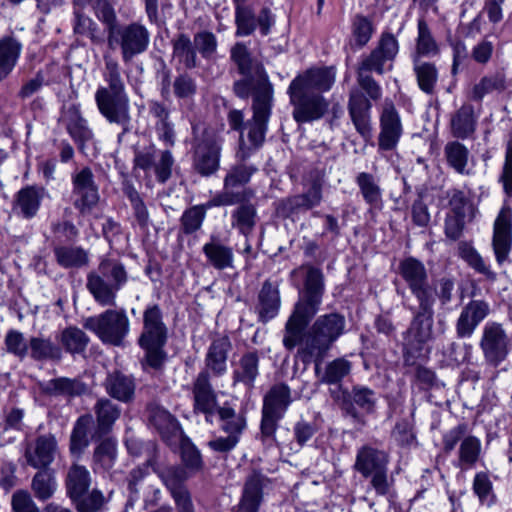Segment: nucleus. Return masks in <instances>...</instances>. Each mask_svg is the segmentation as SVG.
I'll return each instance as SVG.
<instances>
[{"mask_svg": "<svg viewBox=\"0 0 512 512\" xmlns=\"http://www.w3.org/2000/svg\"><path fill=\"white\" fill-rule=\"evenodd\" d=\"M62 121L65 124L68 133L79 145L80 149H83L85 144L92 141L93 132L88 127L87 121L81 116L78 105L70 104L68 106H64Z\"/></svg>", "mask_w": 512, "mask_h": 512, "instance_id": "obj_30", "label": "nucleus"}, {"mask_svg": "<svg viewBox=\"0 0 512 512\" xmlns=\"http://www.w3.org/2000/svg\"><path fill=\"white\" fill-rule=\"evenodd\" d=\"M399 273L409 288L428 281L426 268L417 258H404L400 262Z\"/></svg>", "mask_w": 512, "mask_h": 512, "instance_id": "obj_51", "label": "nucleus"}, {"mask_svg": "<svg viewBox=\"0 0 512 512\" xmlns=\"http://www.w3.org/2000/svg\"><path fill=\"white\" fill-rule=\"evenodd\" d=\"M93 423V415L86 413L79 416L73 425L69 438V452L77 461L82 458L91 441H93L91 438Z\"/></svg>", "mask_w": 512, "mask_h": 512, "instance_id": "obj_28", "label": "nucleus"}, {"mask_svg": "<svg viewBox=\"0 0 512 512\" xmlns=\"http://www.w3.org/2000/svg\"><path fill=\"white\" fill-rule=\"evenodd\" d=\"M352 363L340 357L329 362L325 368L321 381L327 384H338L350 374Z\"/></svg>", "mask_w": 512, "mask_h": 512, "instance_id": "obj_56", "label": "nucleus"}, {"mask_svg": "<svg viewBox=\"0 0 512 512\" xmlns=\"http://www.w3.org/2000/svg\"><path fill=\"white\" fill-rule=\"evenodd\" d=\"M355 182L365 203L371 208H380L383 205L382 189L374 175L360 172Z\"/></svg>", "mask_w": 512, "mask_h": 512, "instance_id": "obj_45", "label": "nucleus"}, {"mask_svg": "<svg viewBox=\"0 0 512 512\" xmlns=\"http://www.w3.org/2000/svg\"><path fill=\"white\" fill-rule=\"evenodd\" d=\"M78 512H100L105 505V497L99 489L84 492L71 500Z\"/></svg>", "mask_w": 512, "mask_h": 512, "instance_id": "obj_54", "label": "nucleus"}, {"mask_svg": "<svg viewBox=\"0 0 512 512\" xmlns=\"http://www.w3.org/2000/svg\"><path fill=\"white\" fill-rule=\"evenodd\" d=\"M399 50L398 41L391 33L382 34L378 45L363 56L357 67V73L370 74L372 72L382 75L393 68L392 61Z\"/></svg>", "mask_w": 512, "mask_h": 512, "instance_id": "obj_14", "label": "nucleus"}, {"mask_svg": "<svg viewBox=\"0 0 512 512\" xmlns=\"http://www.w3.org/2000/svg\"><path fill=\"white\" fill-rule=\"evenodd\" d=\"M71 180L74 207L83 215L90 213L100 199L92 170L84 167L75 172Z\"/></svg>", "mask_w": 512, "mask_h": 512, "instance_id": "obj_17", "label": "nucleus"}, {"mask_svg": "<svg viewBox=\"0 0 512 512\" xmlns=\"http://www.w3.org/2000/svg\"><path fill=\"white\" fill-rule=\"evenodd\" d=\"M231 59L237 65L239 73L244 76L234 83V93L239 98L247 99L256 92L273 90L263 65L251 57L243 43H236L232 47Z\"/></svg>", "mask_w": 512, "mask_h": 512, "instance_id": "obj_4", "label": "nucleus"}, {"mask_svg": "<svg viewBox=\"0 0 512 512\" xmlns=\"http://www.w3.org/2000/svg\"><path fill=\"white\" fill-rule=\"evenodd\" d=\"M104 60L103 77L108 86H101L96 90L97 107L108 122L123 126L124 131H129L131 122L129 97L121 78L119 64L109 56H105Z\"/></svg>", "mask_w": 512, "mask_h": 512, "instance_id": "obj_2", "label": "nucleus"}, {"mask_svg": "<svg viewBox=\"0 0 512 512\" xmlns=\"http://www.w3.org/2000/svg\"><path fill=\"white\" fill-rule=\"evenodd\" d=\"M259 361L260 357L257 350L243 353L233 370V385L241 384L251 391L259 376Z\"/></svg>", "mask_w": 512, "mask_h": 512, "instance_id": "obj_35", "label": "nucleus"}, {"mask_svg": "<svg viewBox=\"0 0 512 512\" xmlns=\"http://www.w3.org/2000/svg\"><path fill=\"white\" fill-rule=\"evenodd\" d=\"M13 512H41L31 494L24 489L16 490L11 497Z\"/></svg>", "mask_w": 512, "mask_h": 512, "instance_id": "obj_64", "label": "nucleus"}, {"mask_svg": "<svg viewBox=\"0 0 512 512\" xmlns=\"http://www.w3.org/2000/svg\"><path fill=\"white\" fill-rule=\"evenodd\" d=\"M127 281L124 266L113 258H105L98 270L87 276V289L101 306H114L116 292Z\"/></svg>", "mask_w": 512, "mask_h": 512, "instance_id": "obj_5", "label": "nucleus"}, {"mask_svg": "<svg viewBox=\"0 0 512 512\" xmlns=\"http://www.w3.org/2000/svg\"><path fill=\"white\" fill-rule=\"evenodd\" d=\"M168 340V329L163 321L159 305L148 306L143 312V328L138 338V345L144 350L140 363L143 371L162 372L167 361L164 347Z\"/></svg>", "mask_w": 512, "mask_h": 512, "instance_id": "obj_3", "label": "nucleus"}, {"mask_svg": "<svg viewBox=\"0 0 512 512\" xmlns=\"http://www.w3.org/2000/svg\"><path fill=\"white\" fill-rule=\"evenodd\" d=\"M42 196L43 189L35 186L25 187L17 194L16 208L25 218H31L37 213Z\"/></svg>", "mask_w": 512, "mask_h": 512, "instance_id": "obj_47", "label": "nucleus"}, {"mask_svg": "<svg viewBox=\"0 0 512 512\" xmlns=\"http://www.w3.org/2000/svg\"><path fill=\"white\" fill-rule=\"evenodd\" d=\"M270 482L261 471L252 470L246 477L240 501L233 512H258L263 501V490Z\"/></svg>", "mask_w": 512, "mask_h": 512, "instance_id": "obj_20", "label": "nucleus"}, {"mask_svg": "<svg viewBox=\"0 0 512 512\" xmlns=\"http://www.w3.org/2000/svg\"><path fill=\"white\" fill-rule=\"evenodd\" d=\"M512 243V210L503 207L494 222L493 249L495 256H507Z\"/></svg>", "mask_w": 512, "mask_h": 512, "instance_id": "obj_34", "label": "nucleus"}, {"mask_svg": "<svg viewBox=\"0 0 512 512\" xmlns=\"http://www.w3.org/2000/svg\"><path fill=\"white\" fill-rule=\"evenodd\" d=\"M341 395L337 398L343 413L354 422L365 424L364 415L374 414L377 407V393L361 384H355L351 390L339 386Z\"/></svg>", "mask_w": 512, "mask_h": 512, "instance_id": "obj_10", "label": "nucleus"}, {"mask_svg": "<svg viewBox=\"0 0 512 512\" xmlns=\"http://www.w3.org/2000/svg\"><path fill=\"white\" fill-rule=\"evenodd\" d=\"M446 164L460 175L470 176L474 173L473 158L469 149L460 141L452 140L444 146Z\"/></svg>", "mask_w": 512, "mask_h": 512, "instance_id": "obj_33", "label": "nucleus"}, {"mask_svg": "<svg viewBox=\"0 0 512 512\" xmlns=\"http://www.w3.org/2000/svg\"><path fill=\"white\" fill-rule=\"evenodd\" d=\"M295 285L298 278L304 280L293 311L285 323L283 346L292 351L297 346L298 355L305 364L314 362L315 371L326 357L332 345L344 334L345 317L337 312L320 315L308 327L319 310L324 294V276L319 268L301 266L291 272Z\"/></svg>", "mask_w": 512, "mask_h": 512, "instance_id": "obj_1", "label": "nucleus"}, {"mask_svg": "<svg viewBox=\"0 0 512 512\" xmlns=\"http://www.w3.org/2000/svg\"><path fill=\"white\" fill-rule=\"evenodd\" d=\"M439 52L438 45L431 34L427 23L420 19L418 20V36L416 39V50L413 55V60L421 57H433Z\"/></svg>", "mask_w": 512, "mask_h": 512, "instance_id": "obj_49", "label": "nucleus"}, {"mask_svg": "<svg viewBox=\"0 0 512 512\" xmlns=\"http://www.w3.org/2000/svg\"><path fill=\"white\" fill-rule=\"evenodd\" d=\"M57 452V441L53 434H44L36 438L34 444L25 449V459L35 469L50 468Z\"/></svg>", "mask_w": 512, "mask_h": 512, "instance_id": "obj_25", "label": "nucleus"}, {"mask_svg": "<svg viewBox=\"0 0 512 512\" xmlns=\"http://www.w3.org/2000/svg\"><path fill=\"white\" fill-rule=\"evenodd\" d=\"M479 346L485 363L496 368L507 359L511 340L502 324L490 321L482 329Z\"/></svg>", "mask_w": 512, "mask_h": 512, "instance_id": "obj_11", "label": "nucleus"}, {"mask_svg": "<svg viewBox=\"0 0 512 512\" xmlns=\"http://www.w3.org/2000/svg\"><path fill=\"white\" fill-rule=\"evenodd\" d=\"M403 338L406 354L420 356L425 345L435 339L434 313L415 312Z\"/></svg>", "mask_w": 512, "mask_h": 512, "instance_id": "obj_16", "label": "nucleus"}, {"mask_svg": "<svg viewBox=\"0 0 512 512\" xmlns=\"http://www.w3.org/2000/svg\"><path fill=\"white\" fill-rule=\"evenodd\" d=\"M147 450H149L147 465L151 466L153 472L161 479L170 492L174 503L194 507L191 493L185 484L190 477L189 471L182 465H164L160 463L158 461V447L154 442L147 443Z\"/></svg>", "mask_w": 512, "mask_h": 512, "instance_id": "obj_7", "label": "nucleus"}, {"mask_svg": "<svg viewBox=\"0 0 512 512\" xmlns=\"http://www.w3.org/2000/svg\"><path fill=\"white\" fill-rule=\"evenodd\" d=\"M373 34V25L371 21L363 16L356 15L352 22V36L358 47L365 46Z\"/></svg>", "mask_w": 512, "mask_h": 512, "instance_id": "obj_61", "label": "nucleus"}, {"mask_svg": "<svg viewBox=\"0 0 512 512\" xmlns=\"http://www.w3.org/2000/svg\"><path fill=\"white\" fill-rule=\"evenodd\" d=\"M91 475L89 470L80 464H72L65 477L66 494L72 500L78 498L84 492H88L91 486Z\"/></svg>", "mask_w": 512, "mask_h": 512, "instance_id": "obj_43", "label": "nucleus"}, {"mask_svg": "<svg viewBox=\"0 0 512 512\" xmlns=\"http://www.w3.org/2000/svg\"><path fill=\"white\" fill-rule=\"evenodd\" d=\"M194 409L205 415L217 412V396L210 383L207 371H201L193 384Z\"/></svg>", "mask_w": 512, "mask_h": 512, "instance_id": "obj_29", "label": "nucleus"}, {"mask_svg": "<svg viewBox=\"0 0 512 512\" xmlns=\"http://www.w3.org/2000/svg\"><path fill=\"white\" fill-rule=\"evenodd\" d=\"M92 440L96 443L92 453V470L94 473L109 472L114 467L117 460L118 443L116 438L106 436Z\"/></svg>", "mask_w": 512, "mask_h": 512, "instance_id": "obj_31", "label": "nucleus"}, {"mask_svg": "<svg viewBox=\"0 0 512 512\" xmlns=\"http://www.w3.org/2000/svg\"><path fill=\"white\" fill-rule=\"evenodd\" d=\"M41 390L50 396L78 397L86 392L87 387L79 379L58 377L41 384Z\"/></svg>", "mask_w": 512, "mask_h": 512, "instance_id": "obj_42", "label": "nucleus"}, {"mask_svg": "<svg viewBox=\"0 0 512 512\" xmlns=\"http://www.w3.org/2000/svg\"><path fill=\"white\" fill-rule=\"evenodd\" d=\"M29 357L36 362H60L62 360L61 347L43 334L32 336L29 339Z\"/></svg>", "mask_w": 512, "mask_h": 512, "instance_id": "obj_39", "label": "nucleus"}, {"mask_svg": "<svg viewBox=\"0 0 512 512\" xmlns=\"http://www.w3.org/2000/svg\"><path fill=\"white\" fill-rule=\"evenodd\" d=\"M180 444V456L183 467L191 473L199 472L204 467L202 455L191 440L184 435L178 440Z\"/></svg>", "mask_w": 512, "mask_h": 512, "instance_id": "obj_52", "label": "nucleus"}, {"mask_svg": "<svg viewBox=\"0 0 512 512\" xmlns=\"http://www.w3.org/2000/svg\"><path fill=\"white\" fill-rule=\"evenodd\" d=\"M237 36H248L256 29V18L247 7H236L235 15Z\"/></svg>", "mask_w": 512, "mask_h": 512, "instance_id": "obj_63", "label": "nucleus"}, {"mask_svg": "<svg viewBox=\"0 0 512 512\" xmlns=\"http://www.w3.org/2000/svg\"><path fill=\"white\" fill-rule=\"evenodd\" d=\"M83 327L93 332L103 344L120 347L129 334L130 321L124 308L107 309L86 318Z\"/></svg>", "mask_w": 512, "mask_h": 512, "instance_id": "obj_8", "label": "nucleus"}, {"mask_svg": "<svg viewBox=\"0 0 512 512\" xmlns=\"http://www.w3.org/2000/svg\"><path fill=\"white\" fill-rule=\"evenodd\" d=\"M61 352L72 356H85L90 343L89 336L77 326H67L56 336Z\"/></svg>", "mask_w": 512, "mask_h": 512, "instance_id": "obj_37", "label": "nucleus"}, {"mask_svg": "<svg viewBox=\"0 0 512 512\" xmlns=\"http://www.w3.org/2000/svg\"><path fill=\"white\" fill-rule=\"evenodd\" d=\"M237 159L240 162L233 165L224 178L223 191L206 202L207 208L229 206L242 200V195L234 192L233 189L247 184L252 175L257 171V168L252 164L245 163L244 160L246 158L242 160L237 157Z\"/></svg>", "mask_w": 512, "mask_h": 512, "instance_id": "obj_12", "label": "nucleus"}, {"mask_svg": "<svg viewBox=\"0 0 512 512\" xmlns=\"http://www.w3.org/2000/svg\"><path fill=\"white\" fill-rule=\"evenodd\" d=\"M481 451L480 440L475 436L465 437L459 448V463L462 469H467L477 462Z\"/></svg>", "mask_w": 512, "mask_h": 512, "instance_id": "obj_55", "label": "nucleus"}, {"mask_svg": "<svg viewBox=\"0 0 512 512\" xmlns=\"http://www.w3.org/2000/svg\"><path fill=\"white\" fill-rule=\"evenodd\" d=\"M253 96V117L245 126L248 129V138L251 144L258 147L262 144L267 131V124L271 115L273 90L256 92Z\"/></svg>", "mask_w": 512, "mask_h": 512, "instance_id": "obj_18", "label": "nucleus"}, {"mask_svg": "<svg viewBox=\"0 0 512 512\" xmlns=\"http://www.w3.org/2000/svg\"><path fill=\"white\" fill-rule=\"evenodd\" d=\"M206 203L201 206H193L186 210L181 217V226L184 233L190 234L197 231L205 218Z\"/></svg>", "mask_w": 512, "mask_h": 512, "instance_id": "obj_59", "label": "nucleus"}, {"mask_svg": "<svg viewBox=\"0 0 512 512\" xmlns=\"http://www.w3.org/2000/svg\"><path fill=\"white\" fill-rule=\"evenodd\" d=\"M103 387L111 400L124 404H130L135 400L137 384L132 374H126L120 370L108 372Z\"/></svg>", "mask_w": 512, "mask_h": 512, "instance_id": "obj_24", "label": "nucleus"}, {"mask_svg": "<svg viewBox=\"0 0 512 512\" xmlns=\"http://www.w3.org/2000/svg\"><path fill=\"white\" fill-rule=\"evenodd\" d=\"M4 344L6 351L13 356L24 359L29 353V340L18 330L10 329L5 335Z\"/></svg>", "mask_w": 512, "mask_h": 512, "instance_id": "obj_57", "label": "nucleus"}, {"mask_svg": "<svg viewBox=\"0 0 512 512\" xmlns=\"http://www.w3.org/2000/svg\"><path fill=\"white\" fill-rule=\"evenodd\" d=\"M389 454L371 444L357 450L354 470L365 478H371L370 485L378 496H387L393 487V478L388 476Z\"/></svg>", "mask_w": 512, "mask_h": 512, "instance_id": "obj_6", "label": "nucleus"}, {"mask_svg": "<svg viewBox=\"0 0 512 512\" xmlns=\"http://www.w3.org/2000/svg\"><path fill=\"white\" fill-rule=\"evenodd\" d=\"M57 489L55 471L51 468L38 469L31 480L34 496L42 502L53 497Z\"/></svg>", "mask_w": 512, "mask_h": 512, "instance_id": "obj_46", "label": "nucleus"}, {"mask_svg": "<svg viewBox=\"0 0 512 512\" xmlns=\"http://www.w3.org/2000/svg\"><path fill=\"white\" fill-rule=\"evenodd\" d=\"M173 58L186 69L196 67V51L188 36L180 34L173 40Z\"/></svg>", "mask_w": 512, "mask_h": 512, "instance_id": "obj_48", "label": "nucleus"}, {"mask_svg": "<svg viewBox=\"0 0 512 512\" xmlns=\"http://www.w3.org/2000/svg\"><path fill=\"white\" fill-rule=\"evenodd\" d=\"M150 422L168 445L177 443L185 435L178 420L163 408L157 407L151 411Z\"/></svg>", "mask_w": 512, "mask_h": 512, "instance_id": "obj_36", "label": "nucleus"}, {"mask_svg": "<svg viewBox=\"0 0 512 512\" xmlns=\"http://www.w3.org/2000/svg\"><path fill=\"white\" fill-rule=\"evenodd\" d=\"M379 149L390 151L397 147L403 134L400 114L391 99H385L380 112Z\"/></svg>", "mask_w": 512, "mask_h": 512, "instance_id": "obj_19", "label": "nucleus"}, {"mask_svg": "<svg viewBox=\"0 0 512 512\" xmlns=\"http://www.w3.org/2000/svg\"><path fill=\"white\" fill-rule=\"evenodd\" d=\"M291 402L289 386L285 383H277L271 386L264 395L262 410L284 416Z\"/></svg>", "mask_w": 512, "mask_h": 512, "instance_id": "obj_41", "label": "nucleus"}, {"mask_svg": "<svg viewBox=\"0 0 512 512\" xmlns=\"http://www.w3.org/2000/svg\"><path fill=\"white\" fill-rule=\"evenodd\" d=\"M173 165L174 158L169 150L149 146L135 152L134 168L143 170L146 177L154 175L159 183H165L171 177Z\"/></svg>", "mask_w": 512, "mask_h": 512, "instance_id": "obj_13", "label": "nucleus"}, {"mask_svg": "<svg viewBox=\"0 0 512 512\" xmlns=\"http://www.w3.org/2000/svg\"><path fill=\"white\" fill-rule=\"evenodd\" d=\"M335 70L332 67H315L306 70L294 78L289 87L307 92L320 93L331 89L335 82Z\"/></svg>", "mask_w": 512, "mask_h": 512, "instance_id": "obj_22", "label": "nucleus"}, {"mask_svg": "<svg viewBox=\"0 0 512 512\" xmlns=\"http://www.w3.org/2000/svg\"><path fill=\"white\" fill-rule=\"evenodd\" d=\"M217 414L221 421V429L228 435H235L240 439V435L246 428V418L242 414H237L231 407H218Z\"/></svg>", "mask_w": 512, "mask_h": 512, "instance_id": "obj_50", "label": "nucleus"}, {"mask_svg": "<svg viewBox=\"0 0 512 512\" xmlns=\"http://www.w3.org/2000/svg\"><path fill=\"white\" fill-rule=\"evenodd\" d=\"M283 417L284 416L262 410L259 439L263 444L270 446L276 443L275 434L278 428V423Z\"/></svg>", "mask_w": 512, "mask_h": 512, "instance_id": "obj_58", "label": "nucleus"}, {"mask_svg": "<svg viewBox=\"0 0 512 512\" xmlns=\"http://www.w3.org/2000/svg\"><path fill=\"white\" fill-rule=\"evenodd\" d=\"M107 41L110 48L121 49L122 60L128 63L134 56L146 51L150 34L147 28L139 23L111 26Z\"/></svg>", "mask_w": 512, "mask_h": 512, "instance_id": "obj_9", "label": "nucleus"}, {"mask_svg": "<svg viewBox=\"0 0 512 512\" xmlns=\"http://www.w3.org/2000/svg\"><path fill=\"white\" fill-rule=\"evenodd\" d=\"M479 116L471 104H463L450 118V132L456 140L472 139L477 129Z\"/></svg>", "mask_w": 512, "mask_h": 512, "instance_id": "obj_32", "label": "nucleus"}, {"mask_svg": "<svg viewBox=\"0 0 512 512\" xmlns=\"http://www.w3.org/2000/svg\"><path fill=\"white\" fill-rule=\"evenodd\" d=\"M371 101L358 89H353L349 95L348 112L356 131L368 139L372 134Z\"/></svg>", "mask_w": 512, "mask_h": 512, "instance_id": "obj_23", "label": "nucleus"}, {"mask_svg": "<svg viewBox=\"0 0 512 512\" xmlns=\"http://www.w3.org/2000/svg\"><path fill=\"white\" fill-rule=\"evenodd\" d=\"M221 146L217 143L199 144L195 148L194 165L196 170L209 176L219 168Z\"/></svg>", "mask_w": 512, "mask_h": 512, "instance_id": "obj_40", "label": "nucleus"}, {"mask_svg": "<svg viewBox=\"0 0 512 512\" xmlns=\"http://www.w3.org/2000/svg\"><path fill=\"white\" fill-rule=\"evenodd\" d=\"M391 438L401 447H410L416 442L413 424L407 419L397 421L391 431Z\"/></svg>", "mask_w": 512, "mask_h": 512, "instance_id": "obj_60", "label": "nucleus"}, {"mask_svg": "<svg viewBox=\"0 0 512 512\" xmlns=\"http://www.w3.org/2000/svg\"><path fill=\"white\" fill-rule=\"evenodd\" d=\"M293 105V118L297 123H308L321 119L328 111L329 102L316 92H307L288 87Z\"/></svg>", "mask_w": 512, "mask_h": 512, "instance_id": "obj_15", "label": "nucleus"}, {"mask_svg": "<svg viewBox=\"0 0 512 512\" xmlns=\"http://www.w3.org/2000/svg\"><path fill=\"white\" fill-rule=\"evenodd\" d=\"M281 305L280 293L277 285L265 281L258 294L257 312L259 321L267 323L277 316Z\"/></svg>", "mask_w": 512, "mask_h": 512, "instance_id": "obj_38", "label": "nucleus"}, {"mask_svg": "<svg viewBox=\"0 0 512 512\" xmlns=\"http://www.w3.org/2000/svg\"><path fill=\"white\" fill-rule=\"evenodd\" d=\"M232 347V342L226 335L213 339L205 356V371L215 377L223 376L227 372V361Z\"/></svg>", "mask_w": 512, "mask_h": 512, "instance_id": "obj_27", "label": "nucleus"}, {"mask_svg": "<svg viewBox=\"0 0 512 512\" xmlns=\"http://www.w3.org/2000/svg\"><path fill=\"white\" fill-rule=\"evenodd\" d=\"M413 63L419 88L427 94H432L438 80L436 67L432 63L422 62L417 58Z\"/></svg>", "mask_w": 512, "mask_h": 512, "instance_id": "obj_53", "label": "nucleus"}, {"mask_svg": "<svg viewBox=\"0 0 512 512\" xmlns=\"http://www.w3.org/2000/svg\"><path fill=\"white\" fill-rule=\"evenodd\" d=\"M95 421L91 433L92 439H100L109 436L116 421L120 418L122 410L110 398L100 397L93 406Z\"/></svg>", "mask_w": 512, "mask_h": 512, "instance_id": "obj_21", "label": "nucleus"}, {"mask_svg": "<svg viewBox=\"0 0 512 512\" xmlns=\"http://www.w3.org/2000/svg\"><path fill=\"white\" fill-rule=\"evenodd\" d=\"M256 212L252 205H241L233 214V224L243 233L248 234L255 225Z\"/></svg>", "mask_w": 512, "mask_h": 512, "instance_id": "obj_62", "label": "nucleus"}, {"mask_svg": "<svg viewBox=\"0 0 512 512\" xmlns=\"http://www.w3.org/2000/svg\"><path fill=\"white\" fill-rule=\"evenodd\" d=\"M490 313L489 304L484 300H471L467 303L456 321V334L458 338H469L477 326Z\"/></svg>", "mask_w": 512, "mask_h": 512, "instance_id": "obj_26", "label": "nucleus"}, {"mask_svg": "<svg viewBox=\"0 0 512 512\" xmlns=\"http://www.w3.org/2000/svg\"><path fill=\"white\" fill-rule=\"evenodd\" d=\"M21 43L14 37L0 39V82L13 71L20 57Z\"/></svg>", "mask_w": 512, "mask_h": 512, "instance_id": "obj_44", "label": "nucleus"}]
</instances>
